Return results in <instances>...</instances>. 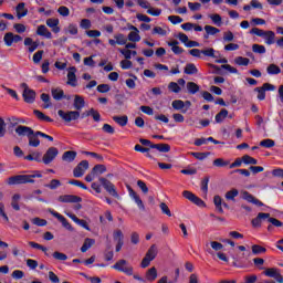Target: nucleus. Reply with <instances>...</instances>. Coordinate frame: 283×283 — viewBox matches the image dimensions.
<instances>
[{
  "label": "nucleus",
  "mask_w": 283,
  "mask_h": 283,
  "mask_svg": "<svg viewBox=\"0 0 283 283\" xmlns=\"http://www.w3.org/2000/svg\"><path fill=\"white\" fill-rule=\"evenodd\" d=\"M34 178H43L41 171L36 170L32 175H15L11 176L7 180V185H34Z\"/></svg>",
  "instance_id": "obj_1"
},
{
  "label": "nucleus",
  "mask_w": 283,
  "mask_h": 283,
  "mask_svg": "<svg viewBox=\"0 0 283 283\" xmlns=\"http://www.w3.org/2000/svg\"><path fill=\"white\" fill-rule=\"evenodd\" d=\"M250 34H255L256 36H262V39H264L266 45H273V43H275V32H273V31H264L262 29L253 28L250 31Z\"/></svg>",
  "instance_id": "obj_2"
},
{
  "label": "nucleus",
  "mask_w": 283,
  "mask_h": 283,
  "mask_svg": "<svg viewBox=\"0 0 283 283\" xmlns=\"http://www.w3.org/2000/svg\"><path fill=\"white\" fill-rule=\"evenodd\" d=\"M156 255H158V248L156 247V244H153L150 245V248L146 252V255L142 260V269H147V266H149V264H151V262L156 260Z\"/></svg>",
  "instance_id": "obj_3"
},
{
  "label": "nucleus",
  "mask_w": 283,
  "mask_h": 283,
  "mask_svg": "<svg viewBox=\"0 0 283 283\" xmlns=\"http://www.w3.org/2000/svg\"><path fill=\"white\" fill-rule=\"evenodd\" d=\"M99 182L109 196H112L113 198H116L117 200L120 199V195H118V191H116V186H114L112 181H109L105 177H101Z\"/></svg>",
  "instance_id": "obj_4"
},
{
  "label": "nucleus",
  "mask_w": 283,
  "mask_h": 283,
  "mask_svg": "<svg viewBox=\"0 0 283 283\" xmlns=\"http://www.w3.org/2000/svg\"><path fill=\"white\" fill-rule=\"evenodd\" d=\"M57 116L64 120V123H72V120H78L81 118V112L78 111H57Z\"/></svg>",
  "instance_id": "obj_5"
},
{
  "label": "nucleus",
  "mask_w": 283,
  "mask_h": 283,
  "mask_svg": "<svg viewBox=\"0 0 283 283\" xmlns=\"http://www.w3.org/2000/svg\"><path fill=\"white\" fill-rule=\"evenodd\" d=\"M113 269H115V271H120L122 273H125L126 275H134V268L127 266V260H125V259L117 261L113 265Z\"/></svg>",
  "instance_id": "obj_6"
},
{
  "label": "nucleus",
  "mask_w": 283,
  "mask_h": 283,
  "mask_svg": "<svg viewBox=\"0 0 283 283\" xmlns=\"http://www.w3.org/2000/svg\"><path fill=\"white\" fill-rule=\"evenodd\" d=\"M90 169V161L82 160L74 169L73 176L74 178H83L85 176V171Z\"/></svg>",
  "instance_id": "obj_7"
},
{
  "label": "nucleus",
  "mask_w": 283,
  "mask_h": 283,
  "mask_svg": "<svg viewBox=\"0 0 283 283\" xmlns=\"http://www.w3.org/2000/svg\"><path fill=\"white\" fill-rule=\"evenodd\" d=\"M22 87H24L22 96L24 98V103L32 104L36 99V92L31 90L27 83H22Z\"/></svg>",
  "instance_id": "obj_8"
},
{
  "label": "nucleus",
  "mask_w": 283,
  "mask_h": 283,
  "mask_svg": "<svg viewBox=\"0 0 283 283\" xmlns=\"http://www.w3.org/2000/svg\"><path fill=\"white\" fill-rule=\"evenodd\" d=\"M56 156H59V148L50 147L43 155L42 163L44 165H50V163H52Z\"/></svg>",
  "instance_id": "obj_9"
},
{
  "label": "nucleus",
  "mask_w": 283,
  "mask_h": 283,
  "mask_svg": "<svg viewBox=\"0 0 283 283\" xmlns=\"http://www.w3.org/2000/svg\"><path fill=\"white\" fill-rule=\"evenodd\" d=\"M184 198H186V200H189L190 202H192L193 205H197V207H206L207 205L202 201V199H200L198 196H196L193 192L189 191V190H185L182 192Z\"/></svg>",
  "instance_id": "obj_10"
},
{
  "label": "nucleus",
  "mask_w": 283,
  "mask_h": 283,
  "mask_svg": "<svg viewBox=\"0 0 283 283\" xmlns=\"http://www.w3.org/2000/svg\"><path fill=\"white\" fill-rule=\"evenodd\" d=\"M263 273L266 275V277H273L276 282L283 283L282 273H280L277 268H269Z\"/></svg>",
  "instance_id": "obj_11"
},
{
  "label": "nucleus",
  "mask_w": 283,
  "mask_h": 283,
  "mask_svg": "<svg viewBox=\"0 0 283 283\" xmlns=\"http://www.w3.org/2000/svg\"><path fill=\"white\" fill-rule=\"evenodd\" d=\"M50 213L52 214L53 218H56L59 222H61L64 229H66L67 231H74V228L72 227L70 221H67V219H65V217H63L61 213L54 210H51Z\"/></svg>",
  "instance_id": "obj_12"
},
{
  "label": "nucleus",
  "mask_w": 283,
  "mask_h": 283,
  "mask_svg": "<svg viewBox=\"0 0 283 283\" xmlns=\"http://www.w3.org/2000/svg\"><path fill=\"white\" fill-rule=\"evenodd\" d=\"M59 202H64V203H78L83 202V198L76 196V195H62L59 197Z\"/></svg>",
  "instance_id": "obj_13"
},
{
  "label": "nucleus",
  "mask_w": 283,
  "mask_h": 283,
  "mask_svg": "<svg viewBox=\"0 0 283 283\" xmlns=\"http://www.w3.org/2000/svg\"><path fill=\"white\" fill-rule=\"evenodd\" d=\"M127 189H128V193H129L130 198H133V200H135L138 209H140V211H145V203H143V199H140V196H138V193H136V191H134L132 186H127Z\"/></svg>",
  "instance_id": "obj_14"
},
{
  "label": "nucleus",
  "mask_w": 283,
  "mask_h": 283,
  "mask_svg": "<svg viewBox=\"0 0 283 283\" xmlns=\"http://www.w3.org/2000/svg\"><path fill=\"white\" fill-rule=\"evenodd\" d=\"M15 134H18V136H27L29 138V136H32V134H34V129L29 126L19 125L15 128Z\"/></svg>",
  "instance_id": "obj_15"
},
{
  "label": "nucleus",
  "mask_w": 283,
  "mask_h": 283,
  "mask_svg": "<svg viewBox=\"0 0 283 283\" xmlns=\"http://www.w3.org/2000/svg\"><path fill=\"white\" fill-rule=\"evenodd\" d=\"M67 85L76 87V66H71L67 73Z\"/></svg>",
  "instance_id": "obj_16"
},
{
  "label": "nucleus",
  "mask_w": 283,
  "mask_h": 283,
  "mask_svg": "<svg viewBox=\"0 0 283 283\" xmlns=\"http://www.w3.org/2000/svg\"><path fill=\"white\" fill-rule=\"evenodd\" d=\"M59 23H60L59 19L49 18L46 20L48 28H51L54 34H59V32H61V27H59Z\"/></svg>",
  "instance_id": "obj_17"
},
{
  "label": "nucleus",
  "mask_w": 283,
  "mask_h": 283,
  "mask_svg": "<svg viewBox=\"0 0 283 283\" xmlns=\"http://www.w3.org/2000/svg\"><path fill=\"white\" fill-rule=\"evenodd\" d=\"M270 218V213L260 212L256 218L252 219V227H262V220H268Z\"/></svg>",
  "instance_id": "obj_18"
},
{
  "label": "nucleus",
  "mask_w": 283,
  "mask_h": 283,
  "mask_svg": "<svg viewBox=\"0 0 283 283\" xmlns=\"http://www.w3.org/2000/svg\"><path fill=\"white\" fill-rule=\"evenodd\" d=\"M150 149H157L161 154H169L171 151V146L169 144H153L150 145Z\"/></svg>",
  "instance_id": "obj_19"
},
{
  "label": "nucleus",
  "mask_w": 283,
  "mask_h": 283,
  "mask_svg": "<svg viewBox=\"0 0 283 283\" xmlns=\"http://www.w3.org/2000/svg\"><path fill=\"white\" fill-rule=\"evenodd\" d=\"M36 34H38V36H44L45 39H52V32H50V30H48V27H45L44 24L38 27Z\"/></svg>",
  "instance_id": "obj_20"
},
{
  "label": "nucleus",
  "mask_w": 283,
  "mask_h": 283,
  "mask_svg": "<svg viewBox=\"0 0 283 283\" xmlns=\"http://www.w3.org/2000/svg\"><path fill=\"white\" fill-rule=\"evenodd\" d=\"M73 107L76 109V112H81V109L85 107V98H83L81 95H75Z\"/></svg>",
  "instance_id": "obj_21"
},
{
  "label": "nucleus",
  "mask_w": 283,
  "mask_h": 283,
  "mask_svg": "<svg viewBox=\"0 0 283 283\" xmlns=\"http://www.w3.org/2000/svg\"><path fill=\"white\" fill-rule=\"evenodd\" d=\"M172 107L181 114H187V108H185V102L182 99H175L171 103Z\"/></svg>",
  "instance_id": "obj_22"
},
{
  "label": "nucleus",
  "mask_w": 283,
  "mask_h": 283,
  "mask_svg": "<svg viewBox=\"0 0 283 283\" xmlns=\"http://www.w3.org/2000/svg\"><path fill=\"white\" fill-rule=\"evenodd\" d=\"M62 160H64L65 163H74V160H76V151H64V154L62 155Z\"/></svg>",
  "instance_id": "obj_23"
},
{
  "label": "nucleus",
  "mask_w": 283,
  "mask_h": 283,
  "mask_svg": "<svg viewBox=\"0 0 283 283\" xmlns=\"http://www.w3.org/2000/svg\"><path fill=\"white\" fill-rule=\"evenodd\" d=\"M28 138L29 147H39V145H41V139H39V135H36V132L33 130V134H31Z\"/></svg>",
  "instance_id": "obj_24"
},
{
  "label": "nucleus",
  "mask_w": 283,
  "mask_h": 283,
  "mask_svg": "<svg viewBox=\"0 0 283 283\" xmlns=\"http://www.w3.org/2000/svg\"><path fill=\"white\" fill-rule=\"evenodd\" d=\"M15 11H17L18 19H22V17L28 15V10H25V3L24 2H20L17 6Z\"/></svg>",
  "instance_id": "obj_25"
},
{
  "label": "nucleus",
  "mask_w": 283,
  "mask_h": 283,
  "mask_svg": "<svg viewBox=\"0 0 283 283\" xmlns=\"http://www.w3.org/2000/svg\"><path fill=\"white\" fill-rule=\"evenodd\" d=\"M94 244H96V240L86 238L81 248L82 253H87V250L92 249V247H94Z\"/></svg>",
  "instance_id": "obj_26"
},
{
  "label": "nucleus",
  "mask_w": 283,
  "mask_h": 283,
  "mask_svg": "<svg viewBox=\"0 0 283 283\" xmlns=\"http://www.w3.org/2000/svg\"><path fill=\"white\" fill-rule=\"evenodd\" d=\"M33 114H34V116H36V118H39V120H44L45 123H53V120H54L53 118L43 114V112H41L39 109H34Z\"/></svg>",
  "instance_id": "obj_27"
},
{
  "label": "nucleus",
  "mask_w": 283,
  "mask_h": 283,
  "mask_svg": "<svg viewBox=\"0 0 283 283\" xmlns=\"http://www.w3.org/2000/svg\"><path fill=\"white\" fill-rule=\"evenodd\" d=\"M51 94L54 101H62V98H66L65 92H63L61 88H53Z\"/></svg>",
  "instance_id": "obj_28"
},
{
  "label": "nucleus",
  "mask_w": 283,
  "mask_h": 283,
  "mask_svg": "<svg viewBox=\"0 0 283 283\" xmlns=\"http://www.w3.org/2000/svg\"><path fill=\"white\" fill-rule=\"evenodd\" d=\"M168 45H169V48H171V51L174 52V54H182V52H185V49L178 46L177 40L168 42Z\"/></svg>",
  "instance_id": "obj_29"
},
{
  "label": "nucleus",
  "mask_w": 283,
  "mask_h": 283,
  "mask_svg": "<svg viewBox=\"0 0 283 283\" xmlns=\"http://www.w3.org/2000/svg\"><path fill=\"white\" fill-rule=\"evenodd\" d=\"M113 120L115 123H117V125H119L120 127H125L129 120V118L127 117V115H123V116H113Z\"/></svg>",
  "instance_id": "obj_30"
},
{
  "label": "nucleus",
  "mask_w": 283,
  "mask_h": 283,
  "mask_svg": "<svg viewBox=\"0 0 283 283\" xmlns=\"http://www.w3.org/2000/svg\"><path fill=\"white\" fill-rule=\"evenodd\" d=\"M205 31H206V35H205V39H209V34L211 36L216 35V34H219L220 32V29L216 28V27H211V25H206L205 27Z\"/></svg>",
  "instance_id": "obj_31"
},
{
  "label": "nucleus",
  "mask_w": 283,
  "mask_h": 283,
  "mask_svg": "<svg viewBox=\"0 0 283 283\" xmlns=\"http://www.w3.org/2000/svg\"><path fill=\"white\" fill-rule=\"evenodd\" d=\"M184 72H185V74H188V75L198 74V67H196V64H193V63H188L185 66Z\"/></svg>",
  "instance_id": "obj_32"
},
{
  "label": "nucleus",
  "mask_w": 283,
  "mask_h": 283,
  "mask_svg": "<svg viewBox=\"0 0 283 283\" xmlns=\"http://www.w3.org/2000/svg\"><path fill=\"white\" fill-rule=\"evenodd\" d=\"M156 277H158V271L156 270V268H150L146 272V280H148V282H154V280H156Z\"/></svg>",
  "instance_id": "obj_33"
},
{
  "label": "nucleus",
  "mask_w": 283,
  "mask_h": 283,
  "mask_svg": "<svg viewBox=\"0 0 283 283\" xmlns=\"http://www.w3.org/2000/svg\"><path fill=\"white\" fill-rule=\"evenodd\" d=\"M187 90L189 94H198V92H200V86L196 84V82H188Z\"/></svg>",
  "instance_id": "obj_34"
},
{
  "label": "nucleus",
  "mask_w": 283,
  "mask_h": 283,
  "mask_svg": "<svg viewBox=\"0 0 283 283\" xmlns=\"http://www.w3.org/2000/svg\"><path fill=\"white\" fill-rule=\"evenodd\" d=\"M227 116H229V111H227L226 108H222L217 115H216V123H222V120H224V118H227Z\"/></svg>",
  "instance_id": "obj_35"
},
{
  "label": "nucleus",
  "mask_w": 283,
  "mask_h": 283,
  "mask_svg": "<svg viewBox=\"0 0 283 283\" xmlns=\"http://www.w3.org/2000/svg\"><path fill=\"white\" fill-rule=\"evenodd\" d=\"M24 160H29V161L35 160V163H41V153L34 151L30 155H27L24 157Z\"/></svg>",
  "instance_id": "obj_36"
},
{
  "label": "nucleus",
  "mask_w": 283,
  "mask_h": 283,
  "mask_svg": "<svg viewBox=\"0 0 283 283\" xmlns=\"http://www.w3.org/2000/svg\"><path fill=\"white\" fill-rule=\"evenodd\" d=\"M213 202H214L216 209L219 211V213H224V210L222 209V197H220L218 195L214 196Z\"/></svg>",
  "instance_id": "obj_37"
},
{
  "label": "nucleus",
  "mask_w": 283,
  "mask_h": 283,
  "mask_svg": "<svg viewBox=\"0 0 283 283\" xmlns=\"http://www.w3.org/2000/svg\"><path fill=\"white\" fill-rule=\"evenodd\" d=\"M7 120L9 123L10 128L17 127V125H19L21 123L22 124L25 123L24 119H21V118H18V117H9Z\"/></svg>",
  "instance_id": "obj_38"
},
{
  "label": "nucleus",
  "mask_w": 283,
  "mask_h": 283,
  "mask_svg": "<svg viewBox=\"0 0 283 283\" xmlns=\"http://www.w3.org/2000/svg\"><path fill=\"white\" fill-rule=\"evenodd\" d=\"M113 240L115 242H125V234H123V230H115L113 232Z\"/></svg>",
  "instance_id": "obj_39"
},
{
  "label": "nucleus",
  "mask_w": 283,
  "mask_h": 283,
  "mask_svg": "<svg viewBox=\"0 0 283 283\" xmlns=\"http://www.w3.org/2000/svg\"><path fill=\"white\" fill-rule=\"evenodd\" d=\"M114 39L116 40L117 45H127V36L123 33H118L114 35Z\"/></svg>",
  "instance_id": "obj_40"
},
{
  "label": "nucleus",
  "mask_w": 283,
  "mask_h": 283,
  "mask_svg": "<svg viewBox=\"0 0 283 283\" xmlns=\"http://www.w3.org/2000/svg\"><path fill=\"white\" fill-rule=\"evenodd\" d=\"M86 116H92L93 120H95V123H99L101 122V113H98V111L91 108L87 113Z\"/></svg>",
  "instance_id": "obj_41"
},
{
  "label": "nucleus",
  "mask_w": 283,
  "mask_h": 283,
  "mask_svg": "<svg viewBox=\"0 0 283 283\" xmlns=\"http://www.w3.org/2000/svg\"><path fill=\"white\" fill-rule=\"evenodd\" d=\"M252 52L255 54H266V48L262 44H253Z\"/></svg>",
  "instance_id": "obj_42"
},
{
  "label": "nucleus",
  "mask_w": 283,
  "mask_h": 283,
  "mask_svg": "<svg viewBox=\"0 0 283 283\" xmlns=\"http://www.w3.org/2000/svg\"><path fill=\"white\" fill-rule=\"evenodd\" d=\"M266 72L268 74H281L282 69H280V66H277L276 64H270L266 67Z\"/></svg>",
  "instance_id": "obj_43"
},
{
  "label": "nucleus",
  "mask_w": 283,
  "mask_h": 283,
  "mask_svg": "<svg viewBox=\"0 0 283 283\" xmlns=\"http://www.w3.org/2000/svg\"><path fill=\"white\" fill-rule=\"evenodd\" d=\"M234 63L237 65H243L244 67H247V65H249V63H251V60H249L248 57H243V56H237L234 59Z\"/></svg>",
  "instance_id": "obj_44"
},
{
  "label": "nucleus",
  "mask_w": 283,
  "mask_h": 283,
  "mask_svg": "<svg viewBox=\"0 0 283 283\" xmlns=\"http://www.w3.org/2000/svg\"><path fill=\"white\" fill-rule=\"evenodd\" d=\"M212 164L214 167H228V165H230L231 161L224 160L223 158H217L213 160Z\"/></svg>",
  "instance_id": "obj_45"
},
{
  "label": "nucleus",
  "mask_w": 283,
  "mask_h": 283,
  "mask_svg": "<svg viewBox=\"0 0 283 283\" xmlns=\"http://www.w3.org/2000/svg\"><path fill=\"white\" fill-rule=\"evenodd\" d=\"M93 174H105L107 171V167L103 164H97L92 169Z\"/></svg>",
  "instance_id": "obj_46"
},
{
  "label": "nucleus",
  "mask_w": 283,
  "mask_h": 283,
  "mask_svg": "<svg viewBox=\"0 0 283 283\" xmlns=\"http://www.w3.org/2000/svg\"><path fill=\"white\" fill-rule=\"evenodd\" d=\"M260 147H265V149H271V147H275V140L263 139L260 142Z\"/></svg>",
  "instance_id": "obj_47"
},
{
  "label": "nucleus",
  "mask_w": 283,
  "mask_h": 283,
  "mask_svg": "<svg viewBox=\"0 0 283 283\" xmlns=\"http://www.w3.org/2000/svg\"><path fill=\"white\" fill-rule=\"evenodd\" d=\"M3 41L8 48H10L14 43L13 33L8 32L4 34Z\"/></svg>",
  "instance_id": "obj_48"
},
{
  "label": "nucleus",
  "mask_w": 283,
  "mask_h": 283,
  "mask_svg": "<svg viewBox=\"0 0 283 283\" xmlns=\"http://www.w3.org/2000/svg\"><path fill=\"white\" fill-rule=\"evenodd\" d=\"M209 18L214 23V25H218V28H220V25H222V17L220 14H218V13L210 14Z\"/></svg>",
  "instance_id": "obj_49"
},
{
  "label": "nucleus",
  "mask_w": 283,
  "mask_h": 283,
  "mask_svg": "<svg viewBox=\"0 0 283 283\" xmlns=\"http://www.w3.org/2000/svg\"><path fill=\"white\" fill-rule=\"evenodd\" d=\"M239 193L240 192L238 191V189H232L226 193V199L235 201V198H238Z\"/></svg>",
  "instance_id": "obj_50"
},
{
  "label": "nucleus",
  "mask_w": 283,
  "mask_h": 283,
  "mask_svg": "<svg viewBox=\"0 0 283 283\" xmlns=\"http://www.w3.org/2000/svg\"><path fill=\"white\" fill-rule=\"evenodd\" d=\"M139 31H132L128 34V41H132L133 43H138L140 41V34H138Z\"/></svg>",
  "instance_id": "obj_51"
},
{
  "label": "nucleus",
  "mask_w": 283,
  "mask_h": 283,
  "mask_svg": "<svg viewBox=\"0 0 283 283\" xmlns=\"http://www.w3.org/2000/svg\"><path fill=\"white\" fill-rule=\"evenodd\" d=\"M252 253L254 255H260V253H266V248L262 245L254 244L252 245Z\"/></svg>",
  "instance_id": "obj_52"
},
{
  "label": "nucleus",
  "mask_w": 283,
  "mask_h": 283,
  "mask_svg": "<svg viewBox=\"0 0 283 283\" xmlns=\"http://www.w3.org/2000/svg\"><path fill=\"white\" fill-rule=\"evenodd\" d=\"M201 54L210 59H216V50L213 48L201 50Z\"/></svg>",
  "instance_id": "obj_53"
},
{
  "label": "nucleus",
  "mask_w": 283,
  "mask_h": 283,
  "mask_svg": "<svg viewBox=\"0 0 283 283\" xmlns=\"http://www.w3.org/2000/svg\"><path fill=\"white\" fill-rule=\"evenodd\" d=\"M242 160H243L244 165H258V159H255L249 155H244L242 157Z\"/></svg>",
  "instance_id": "obj_54"
},
{
  "label": "nucleus",
  "mask_w": 283,
  "mask_h": 283,
  "mask_svg": "<svg viewBox=\"0 0 283 283\" xmlns=\"http://www.w3.org/2000/svg\"><path fill=\"white\" fill-rule=\"evenodd\" d=\"M168 90L170 91V92H174L175 94H179V92H180V85H178V83H176V82H170L169 84H168Z\"/></svg>",
  "instance_id": "obj_55"
},
{
  "label": "nucleus",
  "mask_w": 283,
  "mask_h": 283,
  "mask_svg": "<svg viewBox=\"0 0 283 283\" xmlns=\"http://www.w3.org/2000/svg\"><path fill=\"white\" fill-rule=\"evenodd\" d=\"M210 154L211 153H190V155L193 156V158H196L197 160H205V158H208Z\"/></svg>",
  "instance_id": "obj_56"
},
{
  "label": "nucleus",
  "mask_w": 283,
  "mask_h": 283,
  "mask_svg": "<svg viewBox=\"0 0 283 283\" xmlns=\"http://www.w3.org/2000/svg\"><path fill=\"white\" fill-rule=\"evenodd\" d=\"M44 51L40 50L33 54V63L39 64L43 59Z\"/></svg>",
  "instance_id": "obj_57"
},
{
  "label": "nucleus",
  "mask_w": 283,
  "mask_h": 283,
  "mask_svg": "<svg viewBox=\"0 0 283 283\" xmlns=\"http://www.w3.org/2000/svg\"><path fill=\"white\" fill-rule=\"evenodd\" d=\"M41 101H43L44 104V109H48L49 107H52V103L50 102V95L43 93L41 94Z\"/></svg>",
  "instance_id": "obj_58"
},
{
  "label": "nucleus",
  "mask_w": 283,
  "mask_h": 283,
  "mask_svg": "<svg viewBox=\"0 0 283 283\" xmlns=\"http://www.w3.org/2000/svg\"><path fill=\"white\" fill-rule=\"evenodd\" d=\"M53 258L55 260H59L60 262H65V260H67V254L63 253V252H59V251H55L53 253Z\"/></svg>",
  "instance_id": "obj_59"
},
{
  "label": "nucleus",
  "mask_w": 283,
  "mask_h": 283,
  "mask_svg": "<svg viewBox=\"0 0 283 283\" xmlns=\"http://www.w3.org/2000/svg\"><path fill=\"white\" fill-rule=\"evenodd\" d=\"M254 92H258L259 101H264V98H266V91L263 87H256L254 88Z\"/></svg>",
  "instance_id": "obj_60"
},
{
  "label": "nucleus",
  "mask_w": 283,
  "mask_h": 283,
  "mask_svg": "<svg viewBox=\"0 0 283 283\" xmlns=\"http://www.w3.org/2000/svg\"><path fill=\"white\" fill-rule=\"evenodd\" d=\"M160 209H161V212L165 214V216H168V218H171V210L169 209V206H167V203L165 202H161L159 205Z\"/></svg>",
  "instance_id": "obj_61"
},
{
  "label": "nucleus",
  "mask_w": 283,
  "mask_h": 283,
  "mask_svg": "<svg viewBox=\"0 0 283 283\" xmlns=\"http://www.w3.org/2000/svg\"><path fill=\"white\" fill-rule=\"evenodd\" d=\"M65 32L72 35L78 34V28L76 24H69V27L65 29Z\"/></svg>",
  "instance_id": "obj_62"
},
{
  "label": "nucleus",
  "mask_w": 283,
  "mask_h": 283,
  "mask_svg": "<svg viewBox=\"0 0 283 283\" xmlns=\"http://www.w3.org/2000/svg\"><path fill=\"white\" fill-rule=\"evenodd\" d=\"M109 90H112V87L108 84H99L97 86V92H99V94H107Z\"/></svg>",
  "instance_id": "obj_63"
},
{
  "label": "nucleus",
  "mask_w": 283,
  "mask_h": 283,
  "mask_svg": "<svg viewBox=\"0 0 283 283\" xmlns=\"http://www.w3.org/2000/svg\"><path fill=\"white\" fill-rule=\"evenodd\" d=\"M153 34H159V36H167V30L163 29L161 27H155L153 29Z\"/></svg>",
  "instance_id": "obj_64"
}]
</instances>
